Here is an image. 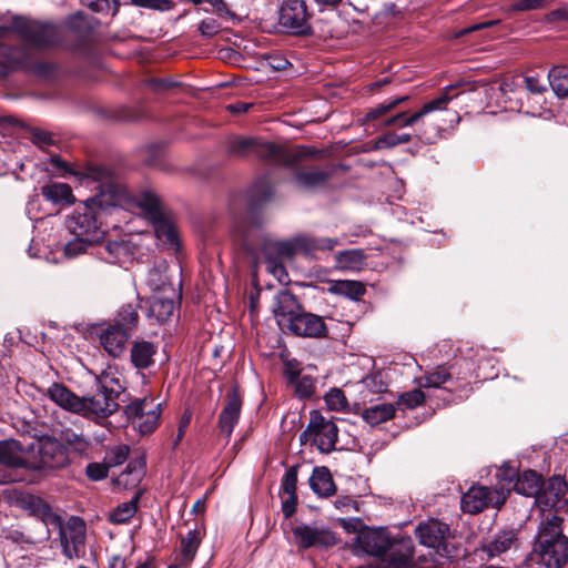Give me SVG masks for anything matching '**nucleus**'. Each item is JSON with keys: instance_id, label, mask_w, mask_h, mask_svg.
<instances>
[{"instance_id": "f257e3e1", "label": "nucleus", "mask_w": 568, "mask_h": 568, "mask_svg": "<svg viewBox=\"0 0 568 568\" xmlns=\"http://www.w3.org/2000/svg\"><path fill=\"white\" fill-rule=\"evenodd\" d=\"M84 175L99 183V192L85 201L83 212H78L68 220V229L73 235L98 244L105 234L102 230V216L108 210L118 206L125 189L118 169L111 164L89 162L84 166Z\"/></svg>"}, {"instance_id": "f03ea898", "label": "nucleus", "mask_w": 568, "mask_h": 568, "mask_svg": "<svg viewBox=\"0 0 568 568\" xmlns=\"http://www.w3.org/2000/svg\"><path fill=\"white\" fill-rule=\"evenodd\" d=\"M97 392L92 396L80 397L64 384L53 383L48 388L49 398L65 410L87 418H105L115 413L124 388L119 378L103 374L97 378Z\"/></svg>"}, {"instance_id": "7ed1b4c3", "label": "nucleus", "mask_w": 568, "mask_h": 568, "mask_svg": "<svg viewBox=\"0 0 568 568\" xmlns=\"http://www.w3.org/2000/svg\"><path fill=\"white\" fill-rule=\"evenodd\" d=\"M354 552L378 558V568H412L415 545L409 536L393 538L386 528L365 527L356 536Z\"/></svg>"}, {"instance_id": "20e7f679", "label": "nucleus", "mask_w": 568, "mask_h": 568, "mask_svg": "<svg viewBox=\"0 0 568 568\" xmlns=\"http://www.w3.org/2000/svg\"><path fill=\"white\" fill-rule=\"evenodd\" d=\"M232 155L255 158L266 165L292 168L305 156H317L320 151L313 146L297 145L290 148L285 144L264 141L256 138H234L227 148Z\"/></svg>"}, {"instance_id": "39448f33", "label": "nucleus", "mask_w": 568, "mask_h": 568, "mask_svg": "<svg viewBox=\"0 0 568 568\" xmlns=\"http://www.w3.org/2000/svg\"><path fill=\"white\" fill-rule=\"evenodd\" d=\"M562 523L560 516L551 515L538 527L532 555L547 568H562L568 564V537L564 534Z\"/></svg>"}, {"instance_id": "423d86ee", "label": "nucleus", "mask_w": 568, "mask_h": 568, "mask_svg": "<svg viewBox=\"0 0 568 568\" xmlns=\"http://www.w3.org/2000/svg\"><path fill=\"white\" fill-rule=\"evenodd\" d=\"M12 26L29 47L38 50L54 48L65 38L63 30L52 22L18 17L13 19Z\"/></svg>"}, {"instance_id": "0eeeda50", "label": "nucleus", "mask_w": 568, "mask_h": 568, "mask_svg": "<svg viewBox=\"0 0 568 568\" xmlns=\"http://www.w3.org/2000/svg\"><path fill=\"white\" fill-rule=\"evenodd\" d=\"M338 244L337 239L300 235L288 241H270L263 244V252H268L281 260H293L301 252L332 251Z\"/></svg>"}, {"instance_id": "6e6552de", "label": "nucleus", "mask_w": 568, "mask_h": 568, "mask_svg": "<svg viewBox=\"0 0 568 568\" xmlns=\"http://www.w3.org/2000/svg\"><path fill=\"white\" fill-rule=\"evenodd\" d=\"M415 536L420 545L435 549L442 558L454 559L458 556V547L449 540L453 538L450 527L438 519L419 523Z\"/></svg>"}, {"instance_id": "1a4fd4ad", "label": "nucleus", "mask_w": 568, "mask_h": 568, "mask_svg": "<svg viewBox=\"0 0 568 568\" xmlns=\"http://www.w3.org/2000/svg\"><path fill=\"white\" fill-rule=\"evenodd\" d=\"M30 470L60 469L70 463L68 447L54 437H41L30 446Z\"/></svg>"}, {"instance_id": "9d476101", "label": "nucleus", "mask_w": 568, "mask_h": 568, "mask_svg": "<svg viewBox=\"0 0 568 568\" xmlns=\"http://www.w3.org/2000/svg\"><path fill=\"white\" fill-rule=\"evenodd\" d=\"M312 13L303 0H285L278 9V27L283 33L295 37H311L314 33L310 22Z\"/></svg>"}, {"instance_id": "9b49d317", "label": "nucleus", "mask_w": 568, "mask_h": 568, "mask_svg": "<svg viewBox=\"0 0 568 568\" xmlns=\"http://www.w3.org/2000/svg\"><path fill=\"white\" fill-rule=\"evenodd\" d=\"M161 404H155L151 397L134 398L124 407V414L132 420L140 434L148 435L154 432L161 415Z\"/></svg>"}, {"instance_id": "f8f14e48", "label": "nucleus", "mask_w": 568, "mask_h": 568, "mask_svg": "<svg viewBox=\"0 0 568 568\" xmlns=\"http://www.w3.org/2000/svg\"><path fill=\"white\" fill-rule=\"evenodd\" d=\"M507 495L503 490H491L486 486H471L462 496V509L467 514H479L488 507L500 509Z\"/></svg>"}, {"instance_id": "ddd939ff", "label": "nucleus", "mask_w": 568, "mask_h": 568, "mask_svg": "<svg viewBox=\"0 0 568 568\" xmlns=\"http://www.w3.org/2000/svg\"><path fill=\"white\" fill-rule=\"evenodd\" d=\"M308 433H313V445L323 453L335 450L338 442V427L333 420H327L320 410L310 413Z\"/></svg>"}, {"instance_id": "4468645a", "label": "nucleus", "mask_w": 568, "mask_h": 568, "mask_svg": "<svg viewBox=\"0 0 568 568\" xmlns=\"http://www.w3.org/2000/svg\"><path fill=\"white\" fill-rule=\"evenodd\" d=\"M283 333L296 337L323 339L328 337L329 331L323 316L304 308L290 322Z\"/></svg>"}, {"instance_id": "2eb2a0df", "label": "nucleus", "mask_w": 568, "mask_h": 568, "mask_svg": "<svg viewBox=\"0 0 568 568\" xmlns=\"http://www.w3.org/2000/svg\"><path fill=\"white\" fill-rule=\"evenodd\" d=\"M452 89L453 87H446L444 92H442L437 98L424 103V105L418 111L409 115L407 111H400L384 119L382 124L384 126L405 128L419 123L425 115L437 110L446 109V105L453 99V97L448 94V91Z\"/></svg>"}, {"instance_id": "dca6fc26", "label": "nucleus", "mask_w": 568, "mask_h": 568, "mask_svg": "<svg viewBox=\"0 0 568 568\" xmlns=\"http://www.w3.org/2000/svg\"><path fill=\"white\" fill-rule=\"evenodd\" d=\"M314 149L316 150V148ZM322 155L323 151L320 150V154L316 158H321ZM306 158L307 156H305V159ZM301 161L302 159L291 169L293 170V178L295 183L298 186H302L307 190L323 186L335 174L337 169L342 168L341 164L334 163H328L324 168H320L316 165L298 166V163Z\"/></svg>"}, {"instance_id": "f3484780", "label": "nucleus", "mask_w": 568, "mask_h": 568, "mask_svg": "<svg viewBox=\"0 0 568 568\" xmlns=\"http://www.w3.org/2000/svg\"><path fill=\"white\" fill-rule=\"evenodd\" d=\"M304 308V304L287 288L274 295L272 313L282 332Z\"/></svg>"}, {"instance_id": "a211bd4d", "label": "nucleus", "mask_w": 568, "mask_h": 568, "mask_svg": "<svg viewBox=\"0 0 568 568\" xmlns=\"http://www.w3.org/2000/svg\"><path fill=\"white\" fill-rule=\"evenodd\" d=\"M85 523L82 518L72 516L64 527L60 528V539L63 554L68 558L79 556L85 544Z\"/></svg>"}, {"instance_id": "6ab92c4d", "label": "nucleus", "mask_w": 568, "mask_h": 568, "mask_svg": "<svg viewBox=\"0 0 568 568\" xmlns=\"http://www.w3.org/2000/svg\"><path fill=\"white\" fill-rule=\"evenodd\" d=\"M298 547L308 549L312 547L329 548L338 544L335 532L326 528H313L308 525H300L292 529Z\"/></svg>"}, {"instance_id": "aec40b11", "label": "nucleus", "mask_w": 568, "mask_h": 568, "mask_svg": "<svg viewBox=\"0 0 568 568\" xmlns=\"http://www.w3.org/2000/svg\"><path fill=\"white\" fill-rule=\"evenodd\" d=\"M242 404L243 400L240 394V387L239 385H233L226 393L225 405L219 415V428L227 439L231 437L234 427L239 423Z\"/></svg>"}, {"instance_id": "412c9836", "label": "nucleus", "mask_w": 568, "mask_h": 568, "mask_svg": "<svg viewBox=\"0 0 568 568\" xmlns=\"http://www.w3.org/2000/svg\"><path fill=\"white\" fill-rule=\"evenodd\" d=\"M274 194L275 189L270 175L265 174L255 179L246 192L248 212L252 214L260 212L273 200Z\"/></svg>"}, {"instance_id": "4be33fe9", "label": "nucleus", "mask_w": 568, "mask_h": 568, "mask_svg": "<svg viewBox=\"0 0 568 568\" xmlns=\"http://www.w3.org/2000/svg\"><path fill=\"white\" fill-rule=\"evenodd\" d=\"M65 27L75 37L74 42L69 44L68 48L75 53H87L90 49L93 32L90 22L81 12H77L67 19Z\"/></svg>"}, {"instance_id": "5701e85b", "label": "nucleus", "mask_w": 568, "mask_h": 568, "mask_svg": "<svg viewBox=\"0 0 568 568\" xmlns=\"http://www.w3.org/2000/svg\"><path fill=\"white\" fill-rule=\"evenodd\" d=\"M568 484L561 476H552L547 481L544 480L542 488L537 496L539 506L555 508L561 501H568Z\"/></svg>"}, {"instance_id": "b1692460", "label": "nucleus", "mask_w": 568, "mask_h": 568, "mask_svg": "<svg viewBox=\"0 0 568 568\" xmlns=\"http://www.w3.org/2000/svg\"><path fill=\"white\" fill-rule=\"evenodd\" d=\"M30 64L29 51L24 48L0 45V73L7 75L14 70H26Z\"/></svg>"}, {"instance_id": "393cba45", "label": "nucleus", "mask_w": 568, "mask_h": 568, "mask_svg": "<svg viewBox=\"0 0 568 568\" xmlns=\"http://www.w3.org/2000/svg\"><path fill=\"white\" fill-rule=\"evenodd\" d=\"M174 290L170 288V293L153 294V296L143 301L145 303L146 316L155 318L158 323H165L171 318L174 312Z\"/></svg>"}, {"instance_id": "a878e982", "label": "nucleus", "mask_w": 568, "mask_h": 568, "mask_svg": "<svg viewBox=\"0 0 568 568\" xmlns=\"http://www.w3.org/2000/svg\"><path fill=\"white\" fill-rule=\"evenodd\" d=\"M131 335L125 329L109 325L100 335V343L112 357H120Z\"/></svg>"}, {"instance_id": "bb28decb", "label": "nucleus", "mask_w": 568, "mask_h": 568, "mask_svg": "<svg viewBox=\"0 0 568 568\" xmlns=\"http://www.w3.org/2000/svg\"><path fill=\"white\" fill-rule=\"evenodd\" d=\"M146 462L142 453H135L125 469L116 478V483L124 488L136 487L145 475Z\"/></svg>"}, {"instance_id": "cd10ccee", "label": "nucleus", "mask_w": 568, "mask_h": 568, "mask_svg": "<svg viewBox=\"0 0 568 568\" xmlns=\"http://www.w3.org/2000/svg\"><path fill=\"white\" fill-rule=\"evenodd\" d=\"M23 446L19 440H0V465L9 468L28 469L29 457L21 456Z\"/></svg>"}, {"instance_id": "c85d7f7f", "label": "nucleus", "mask_w": 568, "mask_h": 568, "mask_svg": "<svg viewBox=\"0 0 568 568\" xmlns=\"http://www.w3.org/2000/svg\"><path fill=\"white\" fill-rule=\"evenodd\" d=\"M310 487L318 497H331L336 493V485L326 466L314 467L313 473L308 479Z\"/></svg>"}, {"instance_id": "c756f323", "label": "nucleus", "mask_w": 568, "mask_h": 568, "mask_svg": "<svg viewBox=\"0 0 568 568\" xmlns=\"http://www.w3.org/2000/svg\"><path fill=\"white\" fill-rule=\"evenodd\" d=\"M149 221L153 225L155 236L160 241L171 244L178 253V227L173 222L172 215L165 210L156 219Z\"/></svg>"}, {"instance_id": "7c9ffc66", "label": "nucleus", "mask_w": 568, "mask_h": 568, "mask_svg": "<svg viewBox=\"0 0 568 568\" xmlns=\"http://www.w3.org/2000/svg\"><path fill=\"white\" fill-rule=\"evenodd\" d=\"M544 484V478L536 470L527 469L517 476L514 484L516 493L526 497H535L539 495Z\"/></svg>"}, {"instance_id": "2f4dec72", "label": "nucleus", "mask_w": 568, "mask_h": 568, "mask_svg": "<svg viewBox=\"0 0 568 568\" xmlns=\"http://www.w3.org/2000/svg\"><path fill=\"white\" fill-rule=\"evenodd\" d=\"M143 300L138 298L136 303H128L121 306L113 325L119 328H123L132 335L139 325V310L143 308Z\"/></svg>"}, {"instance_id": "473e14b6", "label": "nucleus", "mask_w": 568, "mask_h": 568, "mask_svg": "<svg viewBox=\"0 0 568 568\" xmlns=\"http://www.w3.org/2000/svg\"><path fill=\"white\" fill-rule=\"evenodd\" d=\"M156 354V346L148 341L134 342L131 352V363L138 369H146L154 364V355Z\"/></svg>"}, {"instance_id": "72a5a7b5", "label": "nucleus", "mask_w": 568, "mask_h": 568, "mask_svg": "<svg viewBox=\"0 0 568 568\" xmlns=\"http://www.w3.org/2000/svg\"><path fill=\"white\" fill-rule=\"evenodd\" d=\"M134 204L142 210L145 219H156L160 213L165 211L160 197L150 190H143L135 194Z\"/></svg>"}, {"instance_id": "f704fd0d", "label": "nucleus", "mask_w": 568, "mask_h": 568, "mask_svg": "<svg viewBox=\"0 0 568 568\" xmlns=\"http://www.w3.org/2000/svg\"><path fill=\"white\" fill-rule=\"evenodd\" d=\"M41 195L49 202L58 205L72 204L74 197L72 189L67 183H49L41 187Z\"/></svg>"}, {"instance_id": "c9c22d12", "label": "nucleus", "mask_w": 568, "mask_h": 568, "mask_svg": "<svg viewBox=\"0 0 568 568\" xmlns=\"http://www.w3.org/2000/svg\"><path fill=\"white\" fill-rule=\"evenodd\" d=\"M142 83L154 94L169 97L178 91V80L175 75H151L146 77Z\"/></svg>"}, {"instance_id": "e433bc0d", "label": "nucleus", "mask_w": 568, "mask_h": 568, "mask_svg": "<svg viewBox=\"0 0 568 568\" xmlns=\"http://www.w3.org/2000/svg\"><path fill=\"white\" fill-rule=\"evenodd\" d=\"M200 544L201 532L195 524V527L190 529L185 537L180 538V568L194 559Z\"/></svg>"}, {"instance_id": "4c0bfd02", "label": "nucleus", "mask_w": 568, "mask_h": 568, "mask_svg": "<svg viewBox=\"0 0 568 568\" xmlns=\"http://www.w3.org/2000/svg\"><path fill=\"white\" fill-rule=\"evenodd\" d=\"M143 491L136 490L129 501L119 504L115 509L110 513L109 521L115 525L126 524L135 515L139 508V501Z\"/></svg>"}, {"instance_id": "58836bf2", "label": "nucleus", "mask_w": 568, "mask_h": 568, "mask_svg": "<svg viewBox=\"0 0 568 568\" xmlns=\"http://www.w3.org/2000/svg\"><path fill=\"white\" fill-rule=\"evenodd\" d=\"M410 99L409 95H400L396 98H390L379 104H377L374 108L368 109L365 112L364 118L361 120L362 123H371L375 122L377 120L383 119L385 115H387L389 112L397 109L400 104L407 102Z\"/></svg>"}, {"instance_id": "ea45409f", "label": "nucleus", "mask_w": 568, "mask_h": 568, "mask_svg": "<svg viewBox=\"0 0 568 568\" xmlns=\"http://www.w3.org/2000/svg\"><path fill=\"white\" fill-rule=\"evenodd\" d=\"M328 292L357 301L366 293V287L359 281L339 280L331 282Z\"/></svg>"}, {"instance_id": "a19ab883", "label": "nucleus", "mask_w": 568, "mask_h": 568, "mask_svg": "<svg viewBox=\"0 0 568 568\" xmlns=\"http://www.w3.org/2000/svg\"><path fill=\"white\" fill-rule=\"evenodd\" d=\"M396 413V407L390 403H382L368 408H365L362 412V418L369 425L375 426L381 423H385L394 418Z\"/></svg>"}, {"instance_id": "79ce46f5", "label": "nucleus", "mask_w": 568, "mask_h": 568, "mask_svg": "<svg viewBox=\"0 0 568 568\" xmlns=\"http://www.w3.org/2000/svg\"><path fill=\"white\" fill-rule=\"evenodd\" d=\"M456 369V364L446 366H437L435 369L427 372L420 379V385L426 388H440L444 384L452 381Z\"/></svg>"}, {"instance_id": "37998d69", "label": "nucleus", "mask_w": 568, "mask_h": 568, "mask_svg": "<svg viewBox=\"0 0 568 568\" xmlns=\"http://www.w3.org/2000/svg\"><path fill=\"white\" fill-rule=\"evenodd\" d=\"M515 541L516 532L515 530L510 529L498 534L494 540L483 546V550L490 559L510 549Z\"/></svg>"}, {"instance_id": "c03bdc74", "label": "nucleus", "mask_w": 568, "mask_h": 568, "mask_svg": "<svg viewBox=\"0 0 568 568\" xmlns=\"http://www.w3.org/2000/svg\"><path fill=\"white\" fill-rule=\"evenodd\" d=\"M548 82L558 98H568V67L557 65L548 72Z\"/></svg>"}, {"instance_id": "a18cd8bd", "label": "nucleus", "mask_w": 568, "mask_h": 568, "mask_svg": "<svg viewBox=\"0 0 568 568\" xmlns=\"http://www.w3.org/2000/svg\"><path fill=\"white\" fill-rule=\"evenodd\" d=\"M19 501L22 508L30 510L34 516L43 519L52 516L51 506L39 496L27 494Z\"/></svg>"}, {"instance_id": "49530a36", "label": "nucleus", "mask_w": 568, "mask_h": 568, "mask_svg": "<svg viewBox=\"0 0 568 568\" xmlns=\"http://www.w3.org/2000/svg\"><path fill=\"white\" fill-rule=\"evenodd\" d=\"M412 141V134L396 132H387L376 138L372 143V150L392 149L399 144L408 143Z\"/></svg>"}, {"instance_id": "de8ad7c7", "label": "nucleus", "mask_w": 568, "mask_h": 568, "mask_svg": "<svg viewBox=\"0 0 568 568\" xmlns=\"http://www.w3.org/2000/svg\"><path fill=\"white\" fill-rule=\"evenodd\" d=\"M294 388V395L298 399H310L316 392V378L311 375H303L291 385Z\"/></svg>"}, {"instance_id": "09e8293b", "label": "nucleus", "mask_w": 568, "mask_h": 568, "mask_svg": "<svg viewBox=\"0 0 568 568\" xmlns=\"http://www.w3.org/2000/svg\"><path fill=\"white\" fill-rule=\"evenodd\" d=\"M61 440L78 454L85 453L90 446L89 440L82 434H77L69 428L61 430Z\"/></svg>"}, {"instance_id": "8fccbe9b", "label": "nucleus", "mask_w": 568, "mask_h": 568, "mask_svg": "<svg viewBox=\"0 0 568 568\" xmlns=\"http://www.w3.org/2000/svg\"><path fill=\"white\" fill-rule=\"evenodd\" d=\"M148 285L154 294L170 293V288H173L168 276L158 267H154L149 272Z\"/></svg>"}, {"instance_id": "3c124183", "label": "nucleus", "mask_w": 568, "mask_h": 568, "mask_svg": "<svg viewBox=\"0 0 568 568\" xmlns=\"http://www.w3.org/2000/svg\"><path fill=\"white\" fill-rule=\"evenodd\" d=\"M338 264L344 268H356L363 264L365 254L361 250H345L336 255Z\"/></svg>"}, {"instance_id": "603ef678", "label": "nucleus", "mask_w": 568, "mask_h": 568, "mask_svg": "<svg viewBox=\"0 0 568 568\" xmlns=\"http://www.w3.org/2000/svg\"><path fill=\"white\" fill-rule=\"evenodd\" d=\"M300 465L288 467L281 480L280 496L297 493V477Z\"/></svg>"}, {"instance_id": "864d4df0", "label": "nucleus", "mask_w": 568, "mask_h": 568, "mask_svg": "<svg viewBox=\"0 0 568 568\" xmlns=\"http://www.w3.org/2000/svg\"><path fill=\"white\" fill-rule=\"evenodd\" d=\"M325 403L331 410L345 412L348 407L345 393L335 387L325 395Z\"/></svg>"}, {"instance_id": "5fc2aeb1", "label": "nucleus", "mask_w": 568, "mask_h": 568, "mask_svg": "<svg viewBox=\"0 0 568 568\" xmlns=\"http://www.w3.org/2000/svg\"><path fill=\"white\" fill-rule=\"evenodd\" d=\"M114 118L123 122H139L146 118V113L140 106H121L114 111Z\"/></svg>"}, {"instance_id": "6e6d98bb", "label": "nucleus", "mask_w": 568, "mask_h": 568, "mask_svg": "<svg viewBox=\"0 0 568 568\" xmlns=\"http://www.w3.org/2000/svg\"><path fill=\"white\" fill-rule=\"evenodd\" d=\"M265 258L266 270L273 274L278 281H283L284 277H288L286 268L283 264V260L274 256L268 252H263Z\"/></svg>"}, {"instance_id": "4d7b16f0", "label": "nucleus", "mask_w": 568, "mask_h": 568, "mask_svg": "<svg viewBox=\"0 0 568 568\" xmlns=\"http://www.w3.org/2000/svg\"><path fill=\"white\" fill-rule=\"evenodd\" d=\"M426 397L423 390L419 388H415L409 392L403 393L398 398V405L404 406L405 408L413 409L422 404H424Z\"/></svg>"}, {"instance_id": "13d9d810", "label": "nucleus", "mask_w": 568, "mask_h": 568, "mask_svg": "<svg viewBox=\"0 0 568 568\" xmlns=\"http://www.w3.org/2000/svg\"><path fill=\"white\" fill-rule=\"evenodd\" d=\"M95 243L91 242V241H87V239L82 237V236H75L74 235V239L69 241L65 246H64V254L68 256V257H75L78 256L79 254L85 252V250L89 247V246H92L94 245Z\"/></svg>"}, {"instance_id": "bf43d9fd", "label": "nucleus", "mask_w": 568, "mask_h": 568, "mask_svg": "<svg viewBox=\"0 0 568 568\" xmlns=\"http://www.w3.org/2000/svg\"><path fill=\"white\" fill-rule=\"evenodd\" d=\"M26 70L31 71L34 75L39 78H51L54 75L57 71V65L52 62L47 61H32L30 59L29 68Z\"/></svg>"}, {"instance_id": "052dcab7", "label": "nucleus", "mask_w": 568, "mask_h": 568, "mask_svg": "<svg viewBox=\"0 0 568 568\" xmlns=\"http://www.w3.org/2000/svg\"><path fill=\"white\" fill-rule=\"evenodd\" d=\"M302 368L301 363L296 358L287 359L283 364V376L285 377L288 385H292L297 381L301 375Z\"/></svg>"}, {"instance_id": "680f3d73", "label": "nucleus", "mask_w": 568, "mask_h": 568, "mask_svg": "<svg viewBox=\"0 0 568 568\" xmlns=\"http://www.w3.org/2000/svg\"><path fill=\"white\" fill-rule=\"evenodd\" d=\"M129 447L126 445L116 446L105 457L109 468L123 464L129 456Z\"/></svg>"}, {"instance_id": "e2e57ef3", "label": "nucleus", "mask_w": 568, "mask_h": 568, "mask_svg": "<svg viewBox=\"0 0 568 568\" xmlns=\"http://www.w3.org/2000/svg\"><path fill=\"white\" fill-rule=\"evenodd\" d=\"M109 466L106 463H89L85 467V475L93 481H99L108 477Z\"/></svg>"}, {"instance_id": "0e129e2a", "label": "nucleus", "mask_w": 568, "mask_h": 568, "mask_svg": "<svg viewBox=\"0 0 568 568\" xmlns=\"http://www.w3.org/2000/svg\"><path fill=\"white\" fill-rule=\"evenodd\" d=\"M130 2L135 7L160 11H165L174 7L172 0H130Z\"/></svg>"}, {"instance_id": "69168bd1", "label": "nucleus", "mask_w": 568, "mask_h": 568, "mask_svg": "<svg viewBox=\"0 0 568 568\" xmlns=\"http://www.w3.org/2000/svg\"><path fill=\"white\" fill-rule=\"evenodd\" d=\"M199 30L202 36L206 38H212L220 33L223 30V28L217 19L206 18L201 21Z\"/></svg>"}, {"instance_id": "338daca9", "label": "nucleus", "mask_w": 568, "mask_h": 568, "mask_svg": "<svg viewBox=\"0 0 568 568\" xmlns=\"http://www.w3.org/2000/svg\"><path fill=\"white\" fill-rule=\"evenodd\" d=\"M363 383L373 392V393H384L387 390V384L383 382L382 374L376 373L368 375L364 378Z\"/></svg>"}, {"instance_id": "774afa93", "label": "nucleus", "mask_w": 568, "mask_h": 568, "mask_svg": "<svg viewBox=\"0 0 568 568\" xmlns=\"http://www.w3.org/2000/svg\"><path fill=\"white\" fill-rule=\"evenodd\" d=\"M287 498L283 500L282 503V513L283 516L288 519L291 518L295 513L298 504V496L297 493L286 494Z\"/></svg>"}]
</instances>
